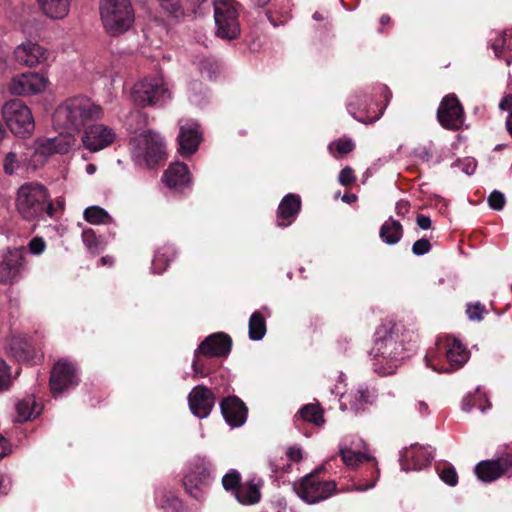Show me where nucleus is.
Returning <instances> with one entry per match:
<instances>
[{
	"label": "nucleus",
	"mask_w": 512,
	"mask_h": 512,
	"mask_svg": "<svg viewBox=\"0 0 512 512\" xmlns=\"http://www.w3.org/2000/svg\"><path fill=\"white\" fill-rule=\"evenodd\" d=\"M437 346L439 350H443L451 367V369L446 368V372L461 368L469 358V352L456 338L448 337L444 342H438Z\"/></svg>",
	"instance_id": "5701e85b"
},
{
	"label": "nucleus",
	"mask_w": 512,
	"mask_h": 512,
	"mask_svg": "<svg viewBox=\"0 0 512 512\" xmlns=\"http://www.w3.org/2000/svg\"><path fill=\"white\" fill-rule=\"evenodd\" d=\"M499 108L503 111L509 112L506 119V129L512 137V94H508L501 99Z\"/></svg>",
	"instance_id": "de8ad7c7"
},
{
	"label": "nucleus",
	"mask_w": 512,
	"mask_h": 512,
	"mask_svg": "<svg viewBox=\"0 0 512 512\" xmlns=\"http://www.w3.org/2000/svg\"><path fill=\"white\" fill-rule=\"evenodd\" d=\"M432 248L430 241L426 238H421L414 242L412 245V252L417 256H422L428 253Z\"/></svg>",
	"instance_id": "6e6d98bb"
},
{
	"label": "nucleus",
	"mask_w": 512,
	"mask_h": 512,
	"mask_svg": "<svg viewBox=\"0 0 512 512\" xmlns=\"http://www.w3.org/2000/svg\"><path fill=\"white\" fill-rule=\"evenodd\" d=\"M403 235L401 223L390 217L380 227L379 236L388 245H394L400 241Z\"/></svg>",
	"instance_id": "2f4dec72"
},
{
	"label": "nucleus",
	"mask_w": 512,
	"mask_h": 512,
	"mask_svg": "<svg viewBox=\"0 0 512 512\" xmlns=\"http://www.w3.org/2000/svg\"><path fill=\"white\" fill-rule=\"evenodd\" d=\"M46 248V243L43 238L35 237L29 242V249L31 253L40 255Z\"/></svg>",
	"instance_id": "13d9d810"
},
{
	"label": "nucleus",
	"mask_w": 512,
	"mask_h": 512,
	"mask_svg": "<svg viewBox=\"0 0 512 512\" xmlns=\"http://www.w3.org/2000/svg\"><path fill=\"white\" fill-rule=\"evenodd\" d=\"M302 206L298 194L289 193L283 197L277 209V226L288 227L297 218Z\"/></svg>",
	"instance_id": "bb28decb"
},
{
	"label": "nucleus",
	"mask_w": 512,
	"mask_h": 512,
	"mask_svg": "<svg viewBox=\"0 0 512 512\" xmlns=\"http://www.w3.org/2000/svg\"><path fill=\"white\" fill-rule=\"evenodd\" d=\"M235 497L243 505L257 504L261 500L260 488L252 481L241 484L235 492Z\"/></svg>",
	"instance_id": "72a5a7b5"
},
{
	"label": "nucleus",
	"mask_w": 512,
	"mask_h": 512,
	"mask_svg": "<svg viewBox=\"0 0 512 512\" xmlns=\"http://www.w3.org/2000/svg\"><path fill=\"white\" fill-rule=\"evenodd\" d=\"M250 1L253 6L259 7V8L266 6L270 2V0H250Z\"/></svg>",
	"instance_id": "774afa93"
},
{
	"label": "nucleus",
	"mask_w": 512,
	"mask_h": 512,
	"mask_svg": "<svg viewBox=\"0 0 512 512\" xmlns=\"http://www.w3.org/2000/svg\"><path fill=\"white\" fill-rule=\"evenodd\" d=\"M325 466L315 468L311 473L295 482V493L306 503L316 504L338 493L337 483L323 476Z\"/></svg>",
	"instance_id": "39448f33"
},
{
	"label": "nucleus",
	"mask_w": 512,
	"mask_h": 512,
	"mask_svg": "<svg viewBox=\"0 0 512 512\" xmlns=\"http://www.w3.org/2000/svg\"><path fill=\"white\" fill-rule=\"evenodd\" d=\"M82 238L87 248L92 252H96L99 242L95 232L92 229H86L82 233Z\"/></svg>",
	"instance_id": "5fc2aeb1"
},
{
	"label": "nucleus",
	"mask_w": 512,
	"mask_h": 512,
	"mask_svg": "<svg viewBox=\"0 0 512 512\" xmlns=\"http://www.w3.org/2000/svg\"><path fill=\"white\" fill-rule=\"evenodd\" d=\"M100 16L105 30L111 36L123 34L134 22L130 0H101Z\"/></svg>",
	"instance_id": "423d86ee"
},
{
	"label": "nucleus",
	"mask_w": 512,
	"mask_h": 512,
	"mask_svg": "<svg viewBox=\"0 0 512 512\" xmlns=\"http://www.w3.org/2000/svg\"><path fill=\"white\" fill-rule=\"evenodd\" d=\"M177 140L181 155L190 156L194 154L202 141L199 124L191 121L181 124Z\"/></svg>",
	"instance_id": "412c9836"
},
{
	"label": "nucleus",
	"mask_w": 512,
	"mask_h": 512,
	"mask_svg": "<svg viewBox=\"0 0 512 512\" xmlns=\"http://www.w3.org/2000/svg\"><path fill=\"white\" fill-rule=\"evenodd\" d=\"M175 257L176 250L172 245H163L159 247L152 260L151 268L153 272L157 274L163 273Z\"/></svg>",
	"instance_id": "7c9ffc66"
},
{
	"label": "nucleus",
	"mask_w": 512,
	"mask_h": 512,
	"mask_svg": "<svg viewBox=\"0 0 512 512\" xmlns=\"http://www.w3.org/2000/svg\"><path fill=\"white\" fill-rule=\"evenodd\" d=\"M7 350L13 359L26 365L39 364L43 359V355L36 352L33 344L25 336L12 337Z\"/></svg>",
	"instance_id": "f3484780"
},
{
	"label": "nucleus",
	"mask_w": 512,
	"mask_h": 512,
	"mask_svg": "<svg viewBox=\"0 0 512 512\" xmlns=\"http://www.w3.org/2000/svg\"><path fill=\"white\" fill-rule=\"evenodd\" d=\"M417 409L419 410L421 415H425L429 412V407H428L427 403H425L424 401L418 402Z\"/></svg>",
	"instance_id": "0e129e2a"
},
{
	"label": "nucleus",
	"mask_w": 512,
	"mask_h": 512,
	"mask_svg": "<svg viewBox=\"0 0 512 512\" xmlns=\"http://www.w3.org/2000/svg\"><path fill=\"white\" fill-rule=\"evenodd\" d=\"M452 167H457L461 171H463L467 175H471L475 172L477 167V162L472 157H465L462 159H457L453 164Z\"/></svg>",
	"instance_id": "49530a36"
},
{
	"label": "nucleus",
	"mask_w": 512,
	"mask_h": 512,
	"mask_svg": "<svg viewBox=\"0 0 512 512\" xmlns=\"http://www.w3.org/2000/svg\"><path fill=\"white\" fill-rule=\"evenodd\" d=\"M46 85L47 79L43 75L28 72L13 77L8 87L12 94L26 96L43 91Z\"/></svg>",
	"instance_id": "2eb2a0df"
},
{
	"label": "nucleus",
	"mask_w": 512,
	"mask_h": 512,
	"mask_svg": "<svg viewBox=\"0 0 512 512\" xmlns=\"http://www.w3.org/2000/svg\"><path fill=\"white\" fill-rule=\"evenodd\" d=\"M41 11L49 18L60 20L65 18L70 10L71 0H37Z\"/></svg>",
	"instance_id": "c756f323"
},
{
	"label": "nucleus",
	"mask_w": 512,
	"mask_h": 512,
	"mask_svg": "<svg viewBox=\"0 0 512 512\" xmlns=\"http://www.w3.org/2000/svg\"><path fill=\"white\" fill-rule=\"evenodd\" d=\"M163 181L171 189L182 190L191 182L188 166L181 162L171 163L163 174Z\"/></svg>",
	"instance_id": "cd10ccee"
},
{
	"label": "nucleus",
	"mask_w": 512,
	"mask_h": 512,
	"mask_svg": "<svg viewBox=\"0 0 512 512\" xmlns=\"http://www.w3.org/2000/svg\"><path fill=\"white\" fill-rule=\"evenodd\" d=\"M192 367L195 374L200 377H206L214 369L211 365L210 358L203 357L198 352V349L195 352Z\"/></svg>",
	"instance_id": "79ce46f5"
},
{
	"label": "nucleus",
	"mask_w": 512,
	"mask_h": 512,
	"mask_svg": "<svg viewBox=\"0 0 512 512\" xmlns=\"http://www.w3.org/2000/svg\"><path fill=\"white\" fill-rule=\"evenodd\" d=\"M506 203L505 196L502 192L498 190H494L490 193L488 197V204L491 209L500 211L504 208Z\"/></svg>",
	"instance_id": "8fccbe9b"
},
{
	"label": "nucleus",
	"mask_w": 512,
	"mask_h": 512,
	"mask_svg": "<svg viewBox=\"0 0 512 512\" xmlns=\"http://www.w3.org/2000/svg\"><path fill=\"white\" fill-rule=\"evenodd\" d=\"M492 406L491 402L488 400L486 394L482 392L479 388L476 389L474 393L468 394L462 401V410L465 412H470L473 409H478L482 413L486 412Z\"/></svg>",
	"instance_id": "473e14b6"
},
{
	"label": "nucleus",
	"mask_w": 512,
	"mask_h": 512,
	"mask_svg": "<svg viewBox=\"0 0 512 512\" xmlns=\"http://www.w3.org/2000/svg\"><path fill=\"white\" fill-rule=\"evenodd\" d=\"M162 7L173 18H180L184 16V8L179 0H159Z\"/></svg>",
	"instance_id": "a18cd8bd"
},
{
	"label": "nucleus",
	"mask_w": 512,
	"mask_h": 512,
	"mask_svg": "<svg viewBox=\"0 0 512 512\" xmlns=\"http://www.w3.org/2000/svg\"><path fill=\"white\" fill-rule=\"evenodd\" d=\"M222 485L226 491H237L241 486V475L237 470H230L222 478Z\"/></svg>",
	"instance_id": "c03bdc74"
},
{
	"label": "nucleus",
	"mask_w": 512,
	"mask_h": 512,
	"mask_svg": "<svg viewBox=\"0 0 512 512\" xmlns=\"http://www.w3.org/2000/svg\"><path fill=\"white\" fill-rule=\"evenodd\" d=\"M209 463L204 459H195L191 461L183 476V486L185 491L193 498L200 500L203 497L204 489L210 481Z\"/></svg>",
	"instance_id": "6e6552de"
},
{
	"label": "nucleus",
	"mask_w": 512,
	"mask_h": 512,
	"mask_svg": "<svg viewBox=\"0 0 512 512\" xmlns=\"http://www.w3.org/2000/svg\"><path fill=\"white\" fill-rule=\"evenodd\" d=\"M48 51L37 43H22L14 50L15 61L27 67H35L48 59Z\"/></svg>",
	"instance_id": "4be33fe9"
},
{
	"label": "nucleus",
	"mask_w": 512,
	"mask_h": 512,
	"mask_svg": "<svg viewBox=\"0 0 512 512\" xmlns=\"http://www.w3.org/2000/svg\"><path fill=\"white\" fill-rule=\"evenodd\" d=\"M492 49L497 58L503 59L510 64L512 59V33L508 34L504 32L503 35L492 44Z\"/></svg>",
	"instance_id": "4c0bfd02"
},
{
	"label": "nucleus",
	"mask_w": 512,
	"mask_h": 512,
	"mask_svg": "<svg viewBox=\"0 0 512 512\" xmlns=\"http://www.w3.org/2000/svg\"><path fill=\"white\" fill-rule=\"evenodd\" d=\"M84 219L90 224L107 223L111 220L108 212L99 206H90L84 211Z\"/></svg>",
	"instance_id": "a19ab883"
},
{
	"label": "nucleus",
	"mask_w": 512,
	"mask_h": 512,
	"mask_svg": "<svg viewBox=\"0 0 512 512\" xmlns=\"http://www.w3.org/2000/svg\"><path fill=\"white\" fill-rule=\"evenodd\" d=\"M188 403L191 412L199 417H207L215 403V395L211 389L204 385L195 386L188 395Z\"/></svg>",
	"instance_id": "aec40b11"
},
{
	"label": "nucleus",
	"mask_w": 512,
	"mask_h": 512,
	"mask_svg": "<svg viewBox=\"0 0 512 512\" xmlns=\"http://www.w3.org/2000/svg\"><path fill=\"white\" fill-rule=\"evenodd\" d=\"M115 132L103 124L86 126L82 141L84 146L93 152L100 151L113 143Z\"/></svg>",
	"instance_id": "a211bd4d"
},
{
	"label": "nucleus",
	"mask_w": 512,
	"mask_h": 512,
	"mask_svg": "<svg viewBox=\"0 0 512 512\" xmlns=\"http://www.w3.org/2000/svg\"><path fill=\"white\" fill-rule=\"evenodd\" d=\"M130 143L133 146L134 159L149 169L162 165L167 159L166 143L163 137L153 130H146L134 136Z\"/></svg>",
	"instance_id": "20e7f679"
},
{
	"label": "nucleus",
	"mask_w": 512,
	"mask_h": 512,
	"mask_svg": "<svg viewBox=\"0 0 512 512\" xmlns=\"http://www.w3.org/2000/svg\"><path fill=\"white\" fill-rule=\"evenodd\" d=\"M302 450H285V459L283 457L280 460L272 462L273 470L276 472H290L292 463H297L302 459Z\"/></svg>",
	"instance_id": "ea45409f"
},
{
	"label": "nucleus",
	"mask_w": 512,
	"mask_h": 512,
	"mask_svg": "<svg viewBox=\"0 0 512 512\" xmlns=\"http://www.w3.org/2000/svg\"><path fill=\"white\" fill-rule=\"evenodd\" d=\"M342 200L348 204L354 203L357 201V195L356 194H345L342 197Z\"/></svg>",
	"instance_id": "69168bd1"
},
{
	"label": "nucleus",
	"mask_w": 512,
	"mask_h": 512,
	"mask_svg": "<svg viewBox=\"0 0 512 512\" xmlns=\"http://www.w3.org/2000/svg\"><path fill=\"white\" fill-rule=\"evenodd\" d=\"M436 116L439 124L450 131L460 130L466 118L464 107L454 93H449L442 98Z\"/></svg>",
	"instance_id": "9d476101"
},
{
	"label": "nucleus",
	"mask_w": 512,
	"mask_h": 512,
	"mask_svg": "<svg viewBox=\"0 0 512 512\" xmlns=\"http://www.w3.org/2000/svg\"><path fill=\"white\" fill-rule=\"evenodd\" d=\"M398 332L396 325L390 329L382 326L375 332L374 345L369 354L372 357L373 370L380 375L393 374L400 361L409 356V349L398 340Z\"/></svg>",
	"instance_id": "f257e3e1"
},
{
	"label": "nucleus",
	"mask_w": 512,
	"mask_h": 512,
	"mask_svg": "<svg viewBox=\"0 0 512 512\" xmlns=\"http://www.w3.org/2000/svg\"><path fill=\"white\" fill-rule=\"evenodd\" d=\"M10 489V481L3 475H0V496L7 495Z\"/></svg>",
	"instance_id": "052dcab7"
},
{
	"label": "nucleus",
	"mask_w": 512,
	"mask_h": 512,
	"mask_svg": "<svg viewBox=\"0 0 512 512\" xmlns=\"http://www.w3.org/2000/svg\"><path fill=\"white\" fill-rule=\"evenodd\" d=\"M433 459V456L427 450H402L399 462L402 470L417 471L427 467Z\"/></svg>",
	"instance_id": "c85d7f7f"
},
{
	"label": "nucleus",
	"mask_w": 512,
	"mask_h": 512,
	"mask_svg": "<svg viewBox=\"0 0 512 512\" xmlns=\"http://www.w3.org/2000/svg\"><path fill=\"white\" fill-rule=\"evenodd\" d=\"M214 18L217 26L216 35L225 40H234L240 36L241 29L236 8L228 1L216 3Z\"/></svg>",
	"instance_id": "9b49d317"
},
{
	"label": "nucleus",
	"mask_w": 512,
	"mask_h": 512,
	"mask_svg": "<svg viewBox=\"0 0 512 512\" xmlns=\"http://www.w3.org/2000/svg\"><path fill=\"white\" fill-rule=\"evenodd\" d=\"M339 455L341 456V459L345 463V465L352 469H356L357 467H359L361 464H363L365 462H373L374 470L372 473L375 474L374 480L368 484H364V485L359 484L357 486V490L358 491H366L375 486V484L379 478L380 471L376 466V461H375L374 457H372L368 453L362 452L361 450H339Z\"/></svg>",
	"instance_id": "b1692460"
},
{
	"label": "nucleus",
	"mask_w": 512,
	"mask_h": 512,
	"mask_svg": "<svg viewBox=\"0 0 512 512\" xmlns=\"http://www.w3.org/2000/svg\"><path fill=\"white\" fill-rule=\"evenodd\" d=\"M16 208L18 213L28 221L48 215L55 216L56 208L49 200V193L45 186L37 182H27L17 191Z\"/></svg>",
	"instance_id": "7ed1b4c3"
},
{
	"label": "nucleus",
	"mask_w": 512,
	"mask_h": 512,
	"mask_svg": "<svg viewBox=\"0 0 512 512\" xmlns=\"http://www.w3.org/2000/svg\"><path fill=\"white\" fill-rule=\"evenodd\" d=\"M417 225L424 230L431 228L432 221L429 216L418 214L416 219Z\"/></svg>",
	"instance_id": "bf43d9fd"
},
{
	"label": "nucleus",
	"mask_w": 512,
	"mask_h": 512,
	"mask_svg": "<svg viewBox=\"0 0 512 512\" xmlns=\"http://www.w3.org/2000/svg\"><path fill=\"white\" fill-rule=\"evenodd\" d=\"M439 475L441 480L449 486H455L458 482V475L452 466L443 467Z\"/></svg>",
	"instance_id": "3c124183"
},
{
	"label": "nucleus",
	"mask_w": 512,
	"mask_h": 512,
	"mask_svg": "<svg viewBox=\"0 0 512 512\" xmlns=\"http://www.w3.org/2000/svg\"><path fill=\"white\" fill-rule=\"evenodd\" d=\"M221 413L226 423L237 428L245 424L248 415V407L236 395H229L219 401Z\"/></svg>",
	"instance_id": "dca6fc26"
},
{
	"label": "nucleus",
	"mask_w": 512,
	"mask_h": 512,
	"mask_svg": "<svg viewBox=\"0 0 512 512\" xmlns=\"http://www.w3.org/2000/svg\"><path fill=\"white\" fill-rule=\"evenodd\" d=\"M16 413H17V421L25 422L29 421L32 418H35L40 414V409H38V404L34 397L28 396L16 404Z\"/></svg>",
	"instance_id": "f704fd0d"
},
{
	"label": "nucleus",
	"mask_w": 512,
	"mask_h": 512,
	"mask_svg": "<svg viewBox=\"0 0 512 512\" xmlns=\"http://www.w3.org/2000/svg\"><path fill=\"white\" fill-rule=\"evenodd\" d=\"M2 115L6 126L14 135L25 137L35 128L30 109L19 99L6 102L2 108Z\"/></svg>",
	"instance_id": "0eeeda50"
},
{
	"label": "nucleus",
	"mask_w": 512,
	"mask_h": 512,
	"mask_svg": "<svg viewBox=\"0 0 512 512\" xmlns=\"http://www.w3.org/2000/svg\"><path fill=\"white\" fill-rule=\"evenodd\" d=\"M74 133L68 130L60 132L58 136L42 140L36 151L42 155L50 156L55 153L65 154L74 145Z\"/></svg>",
	"instance_id": "393cba45"
},
{
	"label": "nucleus",
	"mask_w": 512,
	"mask_h": 512,
	"mask_svg": "<svg viewBox=\"0 0 512 512\" xmlns=\"http://www.w3.org/2000/svg\"><path fill=\"white\" fill-rule=\"evenodd\" d=\"M419 158L422 159L423 161H429L433 154L432 152L430 151V149L426 148V147H423L420 151H419V154H418Z\"/></svg>",
	"instance_id": "680f3d73"
},
{
	"label": "nucleus",
	"mask_w": 512,
	"mask_h": 512,
	"mask_svg": "<svg viewBox=\"0 0 512 512\" xmlns=\"http://www.w3.org/2000/svg\"><path fill=\"white\" fill-rule=\"evenodd\" d=\"M367 445L368 444L361 438H358L357 441L351 442V446H355V448H357V449L367 448Z\"/></svg>",
	"instance_id": "338daca9"
},
{
	"label": "nucleus",
	"mask_w": 512,
	"mask_h": 512,
	"mask_svg": "<svg viewBox=\"0 0 512 512\" xmlns=\"http://www.w3.org/2000/svg\"><path fill=\"white\" fill-rule=\"evenodd\" d=\"M168 93L161 77L145 78L136 83L131 92V98L138 107L155 105Z\"/></svg>",
	"instance_id": "1a4fd4ad"
},
{
	"label": "nucleus",
	"mask_w": 512,
	"mask_h": 512,
	"mask_svg": "<svg viewBox=\"0 0 512 512\" xmlns=\"http://www.w3.org/2000/svg\"><path fill=\"white\" fill-rule=\"evenodd\" d=\"M24 256L19 250H9L0 256V283L7 284L16 280L23 265Z\"/></svg>",
	"instance_id": "a878e982"
},
{
	"label": "nucleus",
	"mask_w": 512,
	"mask_h": 512,
	"mask_svg": "<svg viewBox=\"0 0 512 512\" xmlns=\"http://www.w3.org/2000/svg\"><path fill=\"white\" fill-rule=\"evenodd\" d=\"M130 119L135 120L136 122L141 123L143 125L146 124V119L140 112L131 114Z\"/></svg>",
	"instance_id": "e2e57ef3"
},
{
	"label": "nucleus",
	"mask_w": 512,
	"mask_h": 512,
	"mask_svg": "<svg viewBox=\"0 0 512 512\" xmlns=\"http://www.w3.org/2000/svg\"><path fill=\"white\" fill-rule=\"evenodd\" d=\"M198 65L201 74L209 79L219 72V64L213 58L204 57L199 61Z\"/></svg>",
	"instance_id": "37998d69"
},
{
	"label": "nucleus",
	"mask_w": 512,
	"mask_h": 512,
	"mask_svg": "<svg viewBox=\"0 0 512 512\" xmlns=\"http://www.w3.org/2000/svg\"><path fill=\"white\" fill-rule=\"evenodd\" d=\"M466 312L469 319L480 321L483 318V314L487 313V310L484 305L478 302L476 304H469Z\"/></svg>",
	"instance_id": "864d4df0"
},
{
	"label": "nucleus",
	"mask_w": 512,
	"mask_h": 512,
	"mask_svg": "<svg viewBox=\"0 0 512 512\" xmlns=\"http://www.w3.org/2000/svg\"><path fill=\"white\" fill-rule=\"evenodd\" d=\"M78 368L76 364L68 359H59L52 367L49 385L52 394L74 388L79 383Z\"/></svg>",
	"instance_id": "f8f14e48"
},
{
	"label": "nucleus",
	"mask_w": 512,
	"mask_h": 512,
	"mask_svg": "<svg viewBox=\"0 0 512 512\" xmlns=\"http://www.w3.org/2000/svg\"><path fill=\"white\" fill-rule=\"evenodd\" d=\"M103 110L86 96H75L61 103L53 114L57 129L80 132L92 121L102 117Z\"/></svg>",
	"instance_id": "f03ea898"
},
{
	"label": "nucleus",
	"mask_w": 512,
	"mask_h": 512,
	"mask_svg": "<svg viewBox=\"0 0 512 512\" xmlns=\"http://www.w3.org/2000/svg\"><path fill=\"white\" fill-rule=\"evenodd\" d=\"M11 384V372L8 364L0 358V392L7 390Z\"/></svg>",
	"instance_id": "09e8293b"
},
{
	"label": "nucleus",
	"mask_w": 512,
	"mask_h": 512,
	"mask_svg": "<svg viewBox=\"0 0 512 512\" xmlns=\"http://www.w3.org/2000/svg\"><path fill=\"white\" fill-rule=\"evenodd\" d=\"M356 145L351 138L341 137L328 145V150L334 158H342L351 153Z\"/></svg>",
	"instance_id": "58836bf2"
},
{
	"label": "nucleus",
	"mask_w": 512,
	"mask_h": 512,
	"mask_svg": "<svg viewBox=\"0 0 512 512\" xmlns=\"http://www.w3.org/2000/svg\"><path fill=\"white\" fill-rule=\"evenodd\" d=\"M232 348L231 337L217 332L206 337L198 346V352L205 358L227 357Z\"/></svg>",
	"instance_id": "6ab92c4d"
},
{
	"label": "nucleus",
	"mask_w": 512,
	"mask_h": 512,
	"mask_svg": "<svg viewBox=\"0 0 512 512\" xmlns=\"http://www.w3.org/2000/svg\"><path fill=\"white\" fill-rule=\"evenodd\" d=\"M474 472L482 482H493L500 477L507 475L512 476V455L500 457L495 460L480 461L474 469Z\"/></svg>",
	"instance_id": "ddd939ff"
},
{
	"label": "nucleus",
	"mask_w": 512,
	"mask_h": 512,
	"mask_svg": "<svg viewBox=\"0 0 512 512\" xmlns=\"http://www.w3.org/2000/svg\"><path fill=\"white\" fill-rule=\"evenodd\" d=\"M18 166L17 156L13 152H9L4 159L3 169L8 175H12Z\"/></svg>",
	"instance_id": "4d7b16f0"
},
{
	"label": "nucleus",
	"mask_w": 512,
	"mask_h": 512,
	"mask_svg": "<svg viewBox=\"0 0 512 512\" xmlns=\"http://www.w3.org/2000/svg\"><path fill=\"white\" fill-rule=\"evenodd\" d=\"M338 181L345 187L351 186L356 181L354 170L350 166L344 167L338 175Z\"/></svg>",
	"instance_id": "603ef678"
},
{
	"label": "nucleus",
	"mask_w": 512,
	"mask_h": 512,
	"mask_svg": "<svg viewBox=\"0 0 512 512\" xmlns=\"http://www.w3.org/2000/svg\"><path fill=\"white\" fill-rule=\"evenodd\" d=\"M298 415L303 421L313 423L321 427L325 423L324 410L318 403H309L304 405L299 411Z\"/></svg>",
	"instance_id": "c9c22d12"
},
{
	"label": "nucleus",
	"mask_w": 512,
	"mask_h": 512,
	"mask_svg": "<svg viewBox=\"0 0 512 512\" xmlns=\"http://www.w3.org/2000/svg\"><path fill=\"white\" fill-rule=\"evenodd\" d=\"M376 397L375 390H371L365 385H359L356 390L341 395L340 407L342 411H351L358 415L365 412L367 406L375 402Z\"/></svg>",
	"instance_id": "4468645a"
},
{
	"label": "nucleus",
	"mask_w": 512,
	"mask_h": 512,
	"mask_svg": "<svg viewBox=\"0 0 512 512\" xmlns=\"http://www.w3.org/2000/svg\"><path fill=\"white\" fill-rule=\"evenodd\" d=\"M248 329L249 338L253 341H259L265 336L267 326L265 317L261 312L255 311L252 313L249 318Z\"/></svg>",
	"instance_id": "e433bc0d"
}]
</instances>
